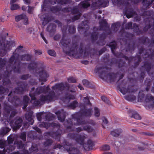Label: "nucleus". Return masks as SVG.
<instances>
[{
  "label": "nucleus",
  "mask_w": 154,
  "mask_h": 154,
  "mask_svg": "<svg viewBox=\"0 0 154 154\" xmlns=\"http://www.w3.org/2000/svg\"><path fill=\"white\" fill-rule=\"evenodd\" d=\"M22 20V22L23 24L26 25L28 24V20L26 16L23 14L18 15L15 17V20L18 22Z\"/></svg>",
  "instance_id": "1"
},
{
  "label": "nucleus",
  "mask_w": 154,
  "mask_h": 154,
  "mask_svg": "<svg viewBox=\"0 0 154 154\" xmlns=\"http://www.w3.org/2000/svg\"><path fill=\"white\" fill-rule=\"evenodd\" d=\"M22 120L21 119L19 118L15 122V125L14 127V129H16L19 128L21 126Z\"/></svg>",
  "instance_id": "2"
},
{
  "label": "nucleus",
  "mask_w": 154,
  "mask_h": 154,
  "mask_svg": "<svg viewBox=\"0 0 154 154\" xmlns=\"http://www.w3.org/2000/svg\"><path fill=\"white\" fill-rule=\"evenodd\" d=\"M11 9L12 10H16L18 9L20 7L18 5L16 4H11Z\"/></svg>",
  "instance_id": "3"
},
{
  "label": "nucleus",
  "mask_w": 154,
  "mask_h": 154,
  "mask_svg": "<svg viewBox=\"0 0 154 154\" xmlns=\"http://www.w3.org/2000/svg\"><path fill=\"white\" fill-rule=\"evenodd\" d=\"M82 6L84 8H87L90 5V4L87 1H84L82 2Z\"/></svg>",
  "instance_id": "4"
},
{
  "label": "nucleus",
  "mask_w": 154,
  "mask_h": 154,
  "mask_svg": "<svg viewBox=\"0 0 154 154\" xmlns=\"http://www.w3.org/2000/svg\"><path fill=\"white\" fill-rule=\"evenodd\" d=\"M111 134L114 136L116 137L119 136V133L118 132L117 130H116L111 131Z\"/></svg>",
  "instance_id": "5"
},
{
  "label": "nucleus",
  "mask_w": 154,
  "mask_h": 154,
  "mask_svg": "<svg viewBox=\"0 0 154 154\" xmlns=\"http://www.w3.org/2000/svg\"><path fill=\"white\" fill-rule=\"evenodd\" d=\"M94 115L98 117L100 115V111L97 108H95L94 109Z\"/></svg>",
  "instance_id": "6"
},
{
  "label": "nucleus",
  "mask_w": 154,
  "mask_h": 154,
  "mask_svg": "<svg viewBox=\"0 0 154 154\" xmlns=\"http://www.w3.org/2000/svg\"><path fill=\"white\" fill-rule=\"evenodd\" d=\"M48 54L51 56H55L56 55L55 51L53 50H49L48 51Z\"/></svg>",
  "instance_id": "7"
},
{
  "label": "nucleus",
  "mask_w": 154,
  "mask_h": 154,
  "mask_svg": "<svg viewBox=\"0 0 154 154\" xmlns=\"http://www.w3.org/2000/svg\"><path fill=\"white\" fill-rule=\"evenodd\" d=\"M110 149V147L107 145H105L102 147V149L103 150H108Z\"/></svg>",
  "instance_id": "8"
},
{
  "label": "nucleus",
  "mask_w": 154,
  "mask_h": 154,
  "mask_svg": "<svg viewBox=\"0 0 154 154\" xmlns=\"http://www.w3.org/2000/svg\"><path fill=\"white\" fill-rule=\"evenodd\" d=\"M132 117L137 119H141V117L137 113L134 114L132 116Z\"/></svg>",
  "instance_id": "9"
},
{
  "label": "nucleus",
  "mask_w": 154,
  "mask_h": 154,
  "mask_svg": "<svg viewBox=\"0 0 154 154\" xmlns=\"http://www.w3.org/2000/svg\"><path fill=\"white\" fill-rule=\"evenodd\" d=\"M68 82H76V79L73 77H69L68 79Z\"/></svg>",
  "instance_id": "10"
},
{
  "label": "nucleus",
  "mask_w": 154,
  "mask_h": 154,
  "mask_svg": "<svg viewBox=\"0 0 154 154\" xmlns=\"http://www.w3.org/2000/svg\"><path fill=\"white\" fill-rule=\"evenodd\" d=\"M120 91L123 94H125L127 92V90L125 88H123L121 89Z\"/></svg>",
  "instance_id": "11"
},
{
  "label": "nucleus",
  "mask_w": 154,
  "mask_h": 154,
  "mask_svg": "<svg viewBox=\"0 0 154 154\" xmlns=\"http://www.w3.org/2000/svg\"><path fill=\"white\" fill-rule=\"evenodd\" d=\"M33 10V8L32 7L29 6L28 12L29 14H31Z\"/></svg>",
  "instance_id": "12"
},
{
  "label": "nucleus",
  "mask_w": 154,
  "mask_h": 154,
  "mask_svg": "<svg viewBox=\"0 0 154 154\" xmlns=\"http://www.w3.org/2000/svg\"><path fill=\"white\" fill-rule=\"evenodd\" d=\"M82 82L83 85L85 86H88L89 84V82L86 80H83Z\"/></svg>",
  "instance_id": "13"
},
{
  "label": "nucleus",
  "mask_w": 154,
  "mask_h": 154,
  "mask_svg": "<svg viewBox=\"0 0 154 154\" xmlns=\"http://www.w3.org/2000/svg\"><path fill=\"white\" fill-rule=\"evenodd\" d=\"M28 58H30V56L28 55H26L24 56V57L22 58V59H23V60H29Z\"/></svg>",
  "instance_id": "14"
},
{
  "label": "nucleus",
  "mask_w": 154,
  "mask_h": 154,
  "mask_svg": "<svg viewBox=\"0 0 154 154\" xmlns=\"http://www.w3.org/2000/svg\"><path fill=\"white\" fill-rule=\"evenodd\" d=\"M77 104V103L76 101H74L72 103L71 105V107L72 108H74L76 106Z\"/></svg>",
  "instance_id": "15"
},
{
  "label": "nucleus",
  "mask_w": 154,
  "mask_h": 154,
  "mask_svg": "<svg viewBox=\"0 0 154 154\" xmlns=\"http://www.w3.org/2000/svg\"><path fill=\"white\" fill-rule=\"evenodd\" d=\"M101 99L102 100H103V101L106 102H107L108 99L105 96H102L101 97Z\"/></svg>",
  "instance_id": "16"
},
{
  "label": "nucleus",
  "mask_w": 154,
  "mask_h": 154,
  "mask_svg": "<svg viewBox=\"0 0 154 154\" xmlns=\"http://www.w3.org/2000/svg\"><path fill=\"white\" fill-rule=\"evenodd\" d=\"M84 129L87 131H88L89 132L91 131V128L89 126H85L84 128Z\"/></svg>",
  "instance_id": "17"
},
{
  "label": "nucleus",
  "mask_w": 154,
  "mask_h": 154,
  "mask_svg": "<svg viewBox=\"0 0 154 154\" xmlns=\"http://www.w3.org/2000/svg\"><path fill=\"white\" fill-rule=\"evenodd\" d=\"M84 102L86 104H88L89 102V100L88 98L87 97H85L84 99Z\"/></svg>",
  "instance_id": "18"
},
{
  "label": "nucleus",
  "mask_w": 154,
  "mask_h": 154,
  "mask_svg": "<svg viewBox=\"0 0 154 154\" xmlns=\"http://www.w3.org/2000/svg\"><path fill=\"white\" fill-rule=\"evenodd\" d=\"M35 54L36 55H40L42 54V52L40 51H36Z\"/></svg>",
  "instance_id": "19"
},
{
  "label": "nucleus",
  "mask_w": 154,
  "mask_h": 154,
  "mask_svg": "<svg viewBox=\"0 0 154 154\" xmlns=\"http://www.w3.org/2000/svg\"><path fill=\"white\" fill-rule=\"evenodd\" d=\"M102 120L103 121V122L104 123L106 124L107 123V120L105 119V118L103 117L102 118Z\"/></svg>",
  "instance_id": "20"
},
{
  "label": "nucleus",
  "mask_w": 154,
  "mask_h": 154,
  "mask_svg": "<svg viewBox=\"0 0 154 154\" xmlns=\"http://www.w3.org/2000/svg\"><path fill=\"white\" fill-rule=\"evenodd\" d=\"M24 2L26 4H28L30 2L29 0H23Z\"/></svg>",
  "instance_id": "21"
},
{
  "label": "nucleus",
  "mask_w": 154,
  "mask_h": 154,
  "mask_svg": "<svg viewBox=\"0 0 154 154\" xmlns=\"http://www.w3.org/2000/svg\"><path fill=\"white\" fill-rule=\"evenodd\" d=\"M18 0H11V2H10V4H14V3L15 2H16Z\"/></svg>",
  "instance_id": "22"
},
{
  "label": "nucleus",
  "mask_w": 154,
  "mask_h": 154,
  "mask_svg": "<svg viewBox=\"0 0 154 154\" xmlns=\"http://www.w3.org/2000/svg\"><path fill=\"white\" fill-rule=\"evenodd\" d=\"M59 84H57L53 87V88L55 89V88H57L59 86Z\"/></svg>",
  "instance_id": "23"
},
{
  "label": "nucleus",
  "mask_w": 154,
  "mask_h": 154,
  "mask_svg": "<svg viewBox=\"0 0 154 154\" xmlns=\"http://www.w3.org/2000/svg\"><path fill=\"white\" fill-rule=\"evenodd\" d=\"M12 148L11 149V151H12V150H14L15 148L14 146H12L11 147ZM11 149L10 148L9 149H8L7 151V152H9L10 151V150Z\"/></svg>",
  "instance_id": "24"
},
{
  "label": "nucleus",
  "mask_w": 154,
  "mask_h": 154,
  "mask_svg": "<svg viewBox=\"0 0 154 154\" xmlns=\"http://www.w3.org/2000/svg\"><path fill=\"white\" fill-rule=\"evenodd\" d=\"M78 87L79 89H80L81 90H82L83 89V88L82 86H81L80 85H78Z\"/></svg>",
  "instance_id": "25"
},
{
  "label": "nucleus",
  "mask_w": 154,
  "mask_h": 154,
  "mask_svg": "<svg viewBox=\"0 0 154 154\" xmlns=\"http://www.w3.org/2000/svg\"><path fill=\"white\" fill-rule=\"evenodd\" d=\"M1 143V142L0 141V143ZM4 146V143H3V142H2V143L1 144V145L0 144V148H2Z\"/></svg>",
  "instance_id": "26"
},
{
  "label": "nucleus",
  "mask_w": 154,
  "mask_h": 154,
  "mask_svg": "<svg viewBox=\"0 0 154 154\" xmlns=\"http://www.w3.org/2000/svg\"><path fill=\"white\" fill-rule=\"evenodd\" d=\"M42 100H48V97H44V98L42 99Z\"/></svg>",
  "instance_id": "27"
},
{
  "label": "nucleus",
  "mask_w": 154,
  "mask_h": 154,
  "mask_svg": "<svg viewBox=\"0 0 154 154\" xmlns=\"http://www.w3.org/2000/svg\"><path fill=\"white\" fill-rule=\"evenodd\" d=\"M22 9L23 10V11H25V10L26 9V8L25 6H23L22 7Z\"/></svg>",
  "instance_id": "28"
},
{
  "label": "nucleus",
  "mask_w": 154,
  "mask_h": 154,
  "mask_svg": "<svg viewBox=\"0 0 154 154\" xmlns=\"http://www.w3.org/2000/svg\"><path fill=\"white\" fill-rule=\"evenodd\" d=\"M26 101H28V98L27 96H26L24 97Z\"/></svg>",
  "instance_id": "29"
},
{
  "label": "nucleus",
  "mask_w": 154,
  "mask_h": 154,
  "mask_svg": "<svg viewBox=\"0 0 154 154\" xmlns=\"http://www.w3.org/2000/svg\"><path fill=\"white\" fill-rule=\"evenodd\" d=\"M51 4H54L55 3H56V2H55V0H54V2H51Z\"/></svg>",
  "instance_id": "30"
},
{
  "label": "nucleus",
  "mask_w": 154,
  "mask_h": 154,
  "mask_svg": "<svg viewBox=\"0 0 154 154\" xmlns=\"http://www.w3.org/2000/svg\"><path fill=\"white\" fill-rule=\"evenodd\" d=\"M42 38H43V40H44V41L46 43V40H45V38L44 37H43L42 36Z\"/></svg>",
  "instance_id": "31"
},
{
  "label": "nucleus",
  "mask_w": 154,
  "mask_h": 154,
  "mask_svg": "<svg viewBox=\"0 0 154 154\" xmlns=\"http://www.w3.org/2000/svg\"><path fill=\"white\" fill-rule=\"evenodd\" d=\"M103 154H112L110 152H108L104 153Z\"/></svg>",
  "instance_id": "32"
},
{
  "label": "nucleus",
  "mask_w": 154,
  "mask_h": 154,
  "mask_svg": "<svg viewBox=\"0 0 154 154\" xmlns=\"http://www.w3.org/2000/svg\"><path fill=\"white\" fill-rule=\"evenodd\" d=\"M126 17L128 18H129L131 17V16H129L127 14L126 15Z\"/></svg>",
  "instance_id": "33"
},
{
  "label": "nucleus",
  "mask_w": 154,
  "mask_h": 154,
  "mask_svg": "<svg viewBox=\"0 0 154 154\" xmlns=\"http://www.w3.org/2000/svg\"><path fill=\"white\" fill-rule=\"evenodd\" d=\"M22 48V47H21H21H19L18 48H17V49L16 51H17V50H19V49H20V48Z\"/></svg>",
  "instance_id": "34"
},
{
  "label": "nucleus",
  "mask_w": 154,
  "mask_h": 154,
  "mask_svg": "<svg viewBox=\"0 0 154 154\" xmlns=\"http://www.w3.org/2000/svg\"><path fill=\"white\" fill-rule=\"evenodd\" d=\"M4 154H8L7 153H6V152H5Z\"/></svg>",
  "instance_id": "35"
},
{
  "label": "nucleus",
  "mask_w": 154,
  "mask_h": 154,
  "mask_svg": "<svg viewBox=\"0 0 154 154\" xmlns=\"http://www.w3.org/2000/svg\"><path fill=\"white\" fill-rule=\"evenodd\" d=\"M130 25H131L132 24V23H130Z\"/></svg>",
  "instance_id": "36"
},
{
  "label": "nucleus",
  "mask_w": 154,
  "mask_h": 154,
  "mask_svg": "<svg viewBox=\"0 0 154 154\" xmlns=\"http://www.w3.org/2000/svg\"><path fill=\"white\" fill-rule=\"evenodd\" d=\"M11 43V42H9V44H10Z\"/></svg>",
  "instance_id": "37"
},
{
  "label": "nucleus",
  "mask_w": 154,
  "mask_h": 154,
  "mask_svg": "<svg viewBox=\"0 0 154 154\" xmlns=\"http://www.w3.org/2000/svg\"><path fill=\"white\" fill-rule=\"evenodd\" d=\"M48 88H47V90L48 89Z\"/></svg>",
  "instance_id": "38"
},
{
  "label": "nucleus",
  "mask_w": 154,
  "mask_h": 154,
  "mask_svg": "<svg viewBox=\"0 0 154 154\" xmlns=\"http://www.w3.org/2000/svg\"><path fill=\"white\" fill-rule=\"evenodd\" d=\"M4 20H1V21H4Z\"/></svg>",
  "instance_id": "39"
},
{
  "label": "nucleus",
  "mask_w": 154,
  "mask_h": 154,
  "mask_svg": "<svg viewBox=\"0 0 154 154\" xmlns=\"http://www.w3.org/2000/svg\"><path fill=\"white\" fill-rule=\"evenodd\" d=\"M37 128V129H38V128Z\"/></svg>",
  "instance_id": "40"
},
{
  "label": "nucleus",
  "mask_w": 154,
  "mask_h": 154,
  "mask_svg": "<svg viewBox=\"0 0 154 154\" xmlns=\"http://www.w3.org/2000/svg\"><path fill=\"white\" fill-rule=\"evenodd\" d=\"M58 119H59V117L58 118Z\"/></svg>",
  "instance_id": "41"
}]
</instances>
